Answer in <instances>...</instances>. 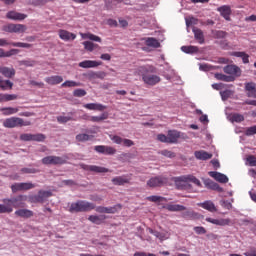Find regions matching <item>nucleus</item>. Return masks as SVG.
Segmentation results:
<instances>
[{
  "mask_svg": "<svg viewBox=\"0 0 256 256\" xmlns=\"http://www.w3.org/2000/svg\"><path fill=\"white\" fill-rule=\"evenodd\" d=\"M3 213H13V206L9 203L0 204V215Z\"/></svg>",
  "mask_w": 256,
  "mask_h": 256,
  "instance_id": "37998d69",
  "label": "nucleus"
},
{
  "mask_svg": "<svg viewBox=\"0 0 256 256\" xmlns=\"http://www.w3.org/2000/svg\"><path fill=\"white\" fill-rule=\"evenodd\" d=\"M205 185L208 189H212V191H218V193H223V188L219 186V184L211 180L206 181Z\"/></svg>",
  "mask_w": 256,
  "mask_h": 256,
  "instance_id": "c9c22d12",
  "label": "nucleus"
},
{
  "mask_svg": "<svg viewBox=\"0 0 256 256\" xmlns=\"http://www.w3.org/2000/svg\"><path fill=\"white\" fill-rule=\"evenodd\" d=\"M174 183L179 191H189V193H197L189 183H194L197 187H203L201 181L193 175L176 177L174 178Z\"/></svg>",
  "mask_w": 256,
  "mask_h": 256,
  "instance_id": "f257e3e1",
  "label": "nucleus"
},
{
  "mask_svg": "<svg viewBox=\"0 0 256 256\" xmlns=\"http://www.w3.org/2000/svg\"><path fill=\"white\" fill-rule=\"evenodd\" d=\"M53 193L51 191L40 190L38 195L29 196L30 203H45V199L51 197Z\"/></svg>",
  "mask_w": 256,
  "mask_h": 256,
  "instance_id": "423d86ee",
  "label": "nucleus"
},
{
  "mask_svg": "<svg viewBox=\"0 0 256 256\" xmlns=\"http://www.w3.org/2000/svg\"><path fill=\"white\" fill-rule=\"evenodd\" d=\"M15 215L17 217H22V219H31L33 217L34 213L33 211L29 209H19L15 211Z\"/></svg>",
  "mask_w": 256,
  "mask_h": 256,
  "instance_id": "cd10ccee",
  "label": "nucleus"
},
{
  "mask_svg": "<svg viewBox=\"0 0 256 256\" xmlns=\"http://www.w3.org/2000/svg\"><path fill=\"white\" fill-rule=\"evenodd\" d=\"M192 31L194 33V38L196 39V41H198L200 45H203V43H205V35L203 34V30L197 27H194Z\"/></svg>",
  "mask_w": 256,
  "mask_h": 256,
  "instance_id": "bb28decb",
  "label": "nucleus"
},
{
  "mask_svg": "<svg viewBox=\"0 0 256 256\" xmlns=\"http://www.w3.org/2000/svg\"><path fill=\"white\" fill-rule=\"evenodd\" d=\"M215 77L218 81H225L226 83H233L235 81V76H228L222 73L215 74Z\"/></svg>",
  "mask_w": 256,
  "mask_h": 256,
  "instance_id": "f704fd0d",
  "label": "nucleus"
},
{
  "mask_svg": "<svg viewBox=\"0 0 256 256\" xmlns=\"http://www.w3.org/2000/svg\"><path fill=\"white\" fill-rule=\"evenodd\" d=\"M17 97V94H4V103L7 101H15Z\"/></svg>",
  "mask_w": 256,
  "mask_h": 256,
  "instance_id": "e2e57ef3",
  "label": "nucleus"
},
{
  "mask_svg": "<svg viewBox=\"0 0 256 256\" xmlns=\"http://www.w3.org/2000/svg\"><path fill=\"white\" fill-rule=\"evenodd\" d=\"M81 169L90 171L91 173H111V170L97 165L80 164Z\"/></svg>",
  "mask_w": 256,
  "mask_h": 256,
  "instance_id": "9d476101",
  "label": "nucleus"
},
{
  "mask_svg": "<svg viewBox=\"0 0 256 256\" xmlns=\"http://www.w3.org/2000/svg\"><path fill=\"white\" fill-rule=\"evenodd\" d=\"M212 35H214L215 39H225L227 37V32L223 30H215L212 32Z\"/></svg>",
  "mask_w": 256,
  "mask_h": 256,
  "instance_id": "de8ad7c7",
  "label": "nucleus"
},
{
  "mask_svg": "<svg viewBox=\"0 0 256 256\" xmlns=\"http://www.w3.org/2000/svg\"><path fill=\"white\" fill-rule=\"evenodd\" d=\"M81 83L72 80H66L61 87H80Z\"/></svg>",
  "mask_w": 256,
  "mask_h": 256,
  "instance_id": "3c124183",
  "label": "nucleus"
},
{
  "mask_svg": "<svg viewBox=\"0 0 256 256\" xmlns=\"http://www.w3.org/2000/svg\"><path fill=\"white\" fill-rule=\"evenodd\" d=\"M95 209V204L85 201L78 200L70 205L69 212L70 213H87L89 211H93Z\"/></svg>",
  "mask_w": 256,
  "mask_h": 256,
  "instance_id": "f03ea898",
  "label": "nucleus"
},
{
  "mask_svg": "<svg viewBox=\"0 0 256 256\" xmlns=\"http://www.w3.org/2000/svg\"><path fill=\"white\" fill-rule=\"evenodd\" d=\"M194 155H195L196 159H199V161H207L209 159H212V157H213V154L208 153L205 150L195 151Z\"/></svg>",
  "mask_w": 256,
  "mask_h": 256,
  "instance_id": "393cba45",
  "label": "nucleus"
},
{
  "mask_svg": "<svg viewBox=\"0 0 256 256\" xmlns=\"http://www.w3.org/2000/svg\"><path fill=\"white\" fill-rule=\"evenodd\" d=\"M149 233H151V235H154V237H156L157 239H159L161 241H165V240L169 239V233H167V232H159V231L149 228Z\"/></svg>",
  "mask_w": 256,
  "mask_h": 256,
  "instance_id": "7c9ffc66",
  "label": "nucleus"
},
{
  "mask_svg": "<svg viewBox=\"0 0 256 256\" xmlns=\"http://www.w3.org/2000/svg\"><path fill=\"white\" fill-rule=\"evenodd\" d=\"M142 81L145 83V85L155 87V85L161 83V77L146 72L142 74Z\"/></svg>",
  "mask_w": 256,
  "mask_h": 256,
  "instance_id": "0eeeda50",
  "label": "nucleus"
},
{
  "mask_svg": "<svg viewBox=\"0 0 256 256\" xmlns=\"http://www.w3.org/2000/svg\"><path fill=\"white\" fill-rule=\"evenodd\" d=\"M2 115L9 116V115H15V113H19V108H13V107H4L0 109Z\"/></svg>",
  "mask_w": 256,
  "mask_h": 256,
  "instance_id": "4c0bfd02",
  "label": "nucleus"
},
{
  "mask_svg": "<svg viewBox=\"0 0 256 256\" xmlns=\"http://www.w3.org/2000/svg\"><path fill=\"white\" fill-rule=\"evenodd\" d=\"M89 77L91 79H103L104 77H107V73H105V72H91L89 74Z\"/></svg>",
  "mask_w": 256,
  "mask_h": 256,
  "instance_id": "8fccbe9b",
  "label": "nucleus"
},
{
  "mask_svg": "<svg viewBox=\"0 0 256 256\" xmlns=\"http://www.w3.org/2000/svg\"><path fill=\"white\" fill-rule=\"evenodd\" d=\"M208 175L215 179V181H218V183H229V178L227 175L220 172L211 171L208 173Z\"/></svg>",
  "mask_w": 256,
  "mask_h": 256,
  "instance_id": "412c9836",
  "label": "nucleus"
},
{
  "mask_svg": "<svg viewBox=\"0 0 256 256\" xmlns=\"http://www.w3.org/2000/svg\"><path fill=\"white\" fill-rule=\"evenodd\" d=\"M182 217L184 219L193 220V219H199L200 215H199V213H197V212H195L193 210H187V211L182 213Z\"/></svg>",
  "mask_w": 256,
  "mask_h": 256,
  "instance_id": "e433bc0d",
  "label": "nucleus"
},
{
  "mask_svg": "<svg viewBox=\"0 0 256 256\" xmlns=\"http://www.w3.org/2000/svg\"><path fill=\"white\" fill-rule=\"evenodd\" d=\"M58 123H69V121H73L71 116H58L57 117Z\"/></svg>",
  "mask_w": 256,
  "mask_h": 256,
  "instance_id": "6e6d98bb",
  "label": "nucleus"
},
{
  "mask_svg": "<svg viewBox=\"0 0 256 256\" xmlns=\"http://www.w3.org/2000/svg\"><path fill=\"white\" fill-rule=\"evenodd\" d=\"M230 121L232 123H242V121H245V116L239 113H234L230 115Z\"/></svg>",
  "mask_w": 256,
  "mask_h": 256,
  "instance_id": "79ce46f5",
  "label": "nucleus"
},
{
  "mask_svg": "<svg viewBox=\"0 0 256 256\" xmlns=\"http://www.w3.org/2000/svg\"><path fill=\"white\" fill-rule=\"evenodd\" d=\"M247 161H248L250 167H256V156H254V155L248 156Z\"/></svg>",
  "mask_w": 256,
  "mask_h": 256,
  "instance_id": "69168bd1",
  "label": "nucleus"
},
{
  "mask_svg": "<svg viewBox=\"0 0 256 256\" xmlns=\"http://www.w3.org/2000/svg\"><path fill=\"white\" fill-rule=\"evenodd\" d=\"M0 73L3 75V77H6V79H12V77H15L16 71L14 68H9L6 66L0 67Z\"/></svg>",
  "mask_w": 256,
  "mask_h": 256,
  "instance_id": "a878e982",
  "label": "nucleus"
},
{
  "mask_svg": "<svg viewBox=\"0 0 256 256\" xmlns=\"http://www.w3.org/2000/svg\"><path fill=\"white\" fill-rule=\"evenodd\" d=\"M58 35L62 41H75L77 39V35L74 33H71L67 30L60 29L58 31Z\"/></svg>",
  "mask_w": 256,
  "mask_h": 256,
  "instance_id": "aec40b11",
  "label": "nucleus"
},
{
  "mask_svg": "<svg viewBox=\"0 0 256 256\" xmlns=\"http://www.w3.org/2000/svg\"><path fill=\"white\" fill-rule=\"evenodd\" d=\"M205 221H207V223H212V225H218L219 227H225L227 225H230L231 223V219L229 218L215 219V218L207 217Z\"/></svg>",
  "mask_w": 256,
  "mask_h": 256,
  "instance_id": "dca6fc26",
  "label": "nucleus"
},
{
  "mask_svg": "<svg viewBox=\"0 0 256 256\" xmlns=\"http://www.w3.org/2000/svg\"><path fill=\"white\" fill-rule=\"evenodd\" d=\"M101 65H103V62L101 61L84 60L78 64V67H81L82 69H95V67H99Z\"/></svg>",
  "mask_w": 256,
  "mask_h": 256,
  "instance_id": "2eb2a0df",
  "label": "nucleus"
},
{
  "mask_svg": "<svg viewBox=\"0 0 256 256\" xmlns=\"http://www.w3.org/2000/svg\"><path fill=\"white\" fill-rule=\"evenodd\" d=\"M31 125L30 121H25L23 118L10 117L4 120L3 127L6 129H15V127H29Z\"/></svg>",
  "mask_w": 256,
  "mask_h": 256,
  "instance_id": "7ed1b4c3",
  "label": "nucleus"
},
{
  "mask_svg": "<svg viewBox=\"0 0 256 256\" xmlns=\"http://www.w3.org/2000/svg\"><path fill=\"white\" fill-rule=\"evenodd\" d=\"M82 39H89L90 41H96V43H101V37L91 34V33H81Z\"/></svg>",
  "mask_w": 256,
  "mask_h": 256,
  "instance_id": "ea45409f",
  "label": "nucleus"
},
{
  "mask_svg": "<svg viewBox=\"0 0 256 256\" xmlns=\"http://www.w3.org/2000/svg\"><path fill=\"white\" fill-rule=\"evenodd\" d=\"M7 45H12V47H22L24 49H31L32 44L23 42H9L5 38H0V47H7Z\"/></svg>",
  "mask_w": 256,
  "mask_h": 256,
  "instance_id": "9b49d317",
  "label": "nucleus"
},
{
  "mask_svg": "<svg viewBox=\"0 0 256 256\" xmlns=\"http://www.w3.org/2000/svg\"><path fill=\"white\" fill-rule=\"evenodd\" d=\"M157 140L160 141V143H169V138L165 134H158Z\"/></svg>",
  "mask_w": 256,
  "mask_h": 256,
  "instance_id": "0e129e2a",
  "label": "nucleus"
},
{
  "mask_svg": "<svg viewBox=\"0 0 256 256\" xmlns=\"http://www.w3.org/2000/svg\"><path fill=\"white\" fill-rule=\"evenodd\" d=\"M2 31H5V33H13V23L4 25Z\"/></svg>",
  "mask_w": 256,
  "mask_h": 256,
  "instance_id": "338daca9",
  "label": "nucleus"
},
{
  "mask_svg": "<svg viewBox=\"0 0 256 256\" xmlns=\"http://www.w3.org/2000/svg\"><path fill=\"white\" fill-rule=\"evenodd\" d=\"M223 71L232 77H241V68L237 65H227L223 68Z\"/></svg>",
  "mask_w": 256,
  "mask_h": 256,
  "instance_id": "ddd939ff",
  "label": "nucleus"
},
{
  "mask_svg": "<svg viewBox=\"0 0 256 256\" xmlns=\"http://www.w3.org/2000/svg\"><path fill=\"white\" fill-rule=\"evenodd\" d=\"M133 256H156V255L153 253L135 252Z\"/></svg>",
  "mask_w": 256,
  "mask_h": 256,
  "instance_id": "774afa93",
  "label": "nucleus"
},
{
  "mask_svg": "<svg viewBox=\"0 0 256 256\" xmlns=\"http://www.w3.org/2000/svg\"><path fill=\"white\" fill-rule=\"evenodd\" d=\"M31 189H35V184L31 182L14 183L11 185L12 193H17V191H29Z\"/></svg>",
  "mask_w": 256,
  "mask_h": 256,
  "instance_id": "1a4fd4ad",
  "label": "nucleus"
},
{
  "mask_svg": "<svg viewBox=\"0 0 256 256\" xmlns=\"http://www.w3.org/2000/svg\"><path fill=\"white\" fill-rule=\"evenodd\" d=\"M75 139L78 143H85V141H91V135L85 133L77 134Z\"/></svg>",
  "mask_w": 256,
  "mask_h": 256,
  "instance_id": "c03bdc74",
  "label": "nucleus"
},
{
  "mask_svg": "<svg viewBox=\"0 0 256 256\" xmlns=\"http://www.w3.org/2000/svg\"><path fill=\"white\" fill-rule=\"evenodd\" d=\"M105 119H109V113L104 112L100 116H91L90 121L92 123H101V121H105Z\"/></svg>",
  "mask_w": 256,
  "mask_h": 256,
  "instance_id": "58836bf2",
  "label": "nucleus"
},
{
  "mask_svg": "<svg viewBox=\"0 0 256 256\" xmlns=\"http://www.w3.org/2000/svg\"><path fill=\"white\" fill-rule=\"evenodd\" d=\"M0 89L7 91V89H13V82L11 80H3L0 77Z\"/></svg>",
  "mask_w": 256,
  "mask_h": 256,
  "instance_id": "a19ab883",
  "label": "nucleus"
},
{
  "mask_svg": "<svg viewBox=\"0 0 256 256\" xmlns=\"http://www.w3.org/2000/svg\"><path fill=\"white\" fill-rule=\"evenodd\" d=\"M181 137V132L176 130H169L168 131V143H177Z\"/></svg>",
  "mask_w": 256,
  "mask_h": 256,
  "instance_id": "c85d7f7f",
  "label": "nucleus"
},
{
  "mask_svg": "<svg viewBox=\"0 0 256 256\" xmlns=\"http://www.w3.org/2000/svg\"><path fill=\"white\" fill-rule=\"evenodd\" d=\"M181 51H183V53H199V47H197V46H182Z\"/></svg>",
  "mask_w": 256,
  "mask_h": 256,
  "instance_id": "a18cd8bd",
  "label": "nucleus"
},
{
  "mask_svg": "<svg viewBox=\"0 0 256 256\" xmlns=\"http://www.w3.org/2000/svg\"><path fill=\"white\" fill-rule=\"evenodd\" d=\"M110 139L113 143H116V145H121L123 143V138L118 135L110 136Z\"/></svg>",
  "mask_w": 256,
  "mask_h": 256,
  "instance_id": "052dcab7",
  "label": "nucleus"
},
{
  "mask_svg": "<svg viewBox=\"0 0 256 256\" xmlns=\"http://www.w3.org/2000/svg\"><path fill=\"white\" fill-rule=\"evenodd\" d=\"M20 173L22 174H35V173H39V170L35 169V168H22L20 170Z\"/></svg>",
  "mask_w": 256,
  "mask_h": 256,
  "instance_id": "5fc2aeb1",
  "label": "nucleus"
},
{
  "mask_svg": "<svg viewBox=\"0 0 256 256\" xmlns=\"http://www.w3.org/2000/svg\"><path fill=\"white\" fill-rule=\"evenodd\" d=\"M198 207H202V209H205L206 211H209L210 213H217V206H215V203L211 200H206L204 202H200L197 204Z\"/></svg>",
  "mask_w": 256,
  "mask_h": 256,
  "instance_id": "6ab92c4d",
  "label": "nucleus"
},
{
  "mask_svg": "<svg viewBox=\"0 0 256 256\" xmlns=\"http://www.w3.org/2000/svg\"><path fill=\"white\" fill-rule=\"evenodd\" d=\"M122 206L121 204H117L115 206L112 207H105V206H95V211L96 213H108V214H115L117 213V211H119V209H121Z\"/></svg>",
  "mask_w": 256,
  "mask_h": 256,
  "instance_id": "f8f14e48",
  "label": "nucleus"
},
{
  "mask_svg": "<svg viewBox=\"0 0 256 256\" xmlns=\"http://www.w3.org/2000/svg\"><path fill=\"white\" fill-rule=\"evenodd\" d=\"M217 11L220 13L221 17H223L226 21H231V6L223 5L217 8Z\"/></svg>",
  "mask_w": 256,
  "mask_h": 256,
  "instance_id": "a211bd4d",
  "label": "nucleus"
},
{
  "mask_svg": "<svg viewBox=\"0 0 256 256\" xmlns=\"http://www.w3.org/2000/svg\"><path fill=\"white\" fill-rule=\"evenodd\" d=\"M145 43L147 47H153L154 49H159V47H161L159 40L153 37L145 38Z\"/></svg>",
  "mask_w": 256,
  "mask_h": 256,
  "instance_id": "2f4dec72",
  "label": "nucleus"
},
{
  "mask_svg": "<svg viewBox=\"0 0 256 256\" xmlns=\"http://www.w3.org/2000/svg\"><path fill=\"white\" fill-rule=\"evenodd\" d=\"M45 81L48 83V85H59V83H63V76L46 77Z\"/></svg>",
  "mask_w": 256,
  "mask_h": 256,
  "instance_id": "473e14b6",
  "label": "nucleus"
},
{
  "mask_svg": "<svg viewBox=\"0 0 256 256\" xmlns=\"http://www.w3.org/2000/svg\"><path fill=\"white\" fill-rule=\"evenodd\" d=\"M147 200L151 201L152 203H161L163 201L167 202V198L162 196H149Z\"/></svg>",
  "mask_w": 256,
  "mask_h": 256,
  "instance_id": "09e8293b",
  "label": "nucleus"
},
{
  "mask_svg": "<svg viewBox=\"0 0 256 256\" xmlns=\"http://www.w3.org/2000/svg\"><path fill=\"white\" fill-rule=\"evenodd\" d=\"M161 155H163L164 157H168L169 159H173L176 156L174 152H171L169 150H162Z\"/></svg>",
  "mask_w": 256,
  "mask_h": 256,
  "instance_id": "bf43d9fd",
  "label": "nucleus"
},
{
  "mask_svg": "<svg viewBox=\"0 0 256 256\" xmlns=\"http://www.w3.org/2000/svg\"><path fill=\"white\" fill-rule=\"evenodd\" d=\"M83 107L89 111H105L107 109V106L99 103H88L84 104Z\"/></svg>",
  "mask_w": 256,
  "mask_h": 256,
  "instance_id": "4be33fe9",
  "label": "nucleus"
},
{
  "mask_svg": "<svg viewBox=\"0 0 256 256\" xmlns=\"http://www.w3.org/2000/svg\"><path fill=\"white\" fill-rule=\"evenodd\" d=\"M83 45H84V49L86 51H89L90 53H92V51H94L95 43H93L91 41H85V42H83Z\"/></svg>",
  "mask_w": 256,
  "mask_h": 256,
  "instance_id": "603ef678",
  "label": "nucleus"
},
{
  "mask_svg": "<svg viewBox=\"0 0 256 256\" xmlns=\"http://www.w3.org/2000/svg\"><path fill=\"white\" fill-rule=\"evenodd\" d=\"M245 135H247L248 137H251V135H256V125L247 128Z\"/></svg>",
  "mask_w": 256,
  "mask_h": 256,
  "instance_id": "680f3d73",
  "label": "nucleus"
},
{
  "mask_svg": "<svg viewBox=\"0 0 256 256\" xmlns=\"http://www.w3.org/2000/svg\"><path fill=\"white\" fill-rule=\"evenodd\" d=\"M74 97H85L87 95V91L83 89H76L73 92Z\"/></svg>",
  "mask_w": 256,
  "mask_h": 256,
  "instance_id": "4d7b16f0",
  "label": "nucleus"
},
{
  "mask_svg": "<svg viewBox=\"0 0 256 256\" xmlns=\"http://www.w3.org/2000/svg\"><path fill=\"white\" fill-rule=\"evenodd\" d=\"M117 153V149L111 146H105L104 155H115Z\"/></svg>",
  "mask_w": 256,
  "mask_h": 256,
  "instance_id": "864d4df0",
  "label": "nucleus"
},
{
  "mask_svg": "<svg viewBox=\"0 0 256 256\" xmlns=\"http://www.w3.org/2000/svg\"><path fill=\"white\" fill-rule=\"evenodd\" d=\"M6 19H10L11 21H23L27 19V14L19 13L17 11H9L6 14Z\"/></svg>",
  "mask_w": 256,
  "mask_h": 256,
  "instance_id": "f3484780",
  "label": "nucleus"
},
{
  "mask_svg": "<svg viewBox=\"0 0 256 256\" xmlns=\"http://www.w3.org/2000/svg\"><path fill=\"white\" fill-rule=\"evenodd\" d=\"M43 165H65L67 160L60 156H46L42 159Z\"/></svg>",
  "mask_w": 256,
  "mask_h": 256,
  "instance_id": "6e6552de",
  "label": "nucleus"
},
{
  "mask_svg": "<svg viewBox=\"0 0 256 256\" xmlns=\"http://www.w3.org/2000/svg\"><path fill=\"white\" fill-rule=\"evenodd\" d=\"M113 185L123 186L131 183V178L127 176H116L112 179Z\"/></svg>",
  "mask_w": 256,
  "mask_h": 256,
  "instance_id": "b1692460",
  "label": "nucleus"
},
{
  "mask_svg": "<svg viewBox=\"0 0 256 256\" xmlns=\"http://www.w3.org/2000/svg\"><path fill=\"white\" fill-rule=\"evenodd\" d=\"M164 209H167V211L177 212L185 211L187 208L181 204H167L164 206Z\"/></svg>",
  "mask_w": 256,
  "mask_h": 256,
  "instance_id": "72a5a7b5",
  "label": "nucleus"
},
{
  "mask_svg": "<svg viewBox=\"0 0 256 256\" xmlns=\"http://www.w3.org/2000/svg\"><path fill=\"white\" fill-rule=\"evenodd\" d=\"M169 183V179L165 176H154L147 181V186L155 189L156 187H165Z\"/></svg>",
  "mask_w": 256,
  "mask_h": 256,
  "instance_id": "39448f33",
  "label": "nucleus"
},
{
  "mask_svg": "<svg viewBox=\"0 0 256 256\" xmlns=\"http://www.w3.org/2000/svg\"><path fill=\"white\" fill-rule=\"evenodd\" d=\"M21 141H45V135L43 134H21L20 135Z\"/></svg>",
  "mask_w": 256,
  "mask_h": 256,
  "instance_id": "4468645a",
  "label": "nucleus"
},
{
  "mask_svg": "<svg viewBox=\"0 0 256 256\" xmlns=\"http://www.w3.org/2000/svg\"><path fill=\"white\" fill-rule=\"evenodd\" d=\"M27 26L25 24H13V33H25Z\"/></svg>",
  "mask_w": 256,
  "mask_h": 256,
  "instance_id": "49530a36",
  "label": "nucleus"
},
{
  "mask_svg": "<svg viewBox=\"0 0 256 256\" xmlns=\"http://www.w3.org/2000/svg\"><path fill=\"white\" fill-rule=\"evenodd\" d=\"M25 201H27V196L26 195H18L13 198H5L3 199V203H8L15 209H23L26 207Z\"/></svg>",
  "mask_w": 256,
  "mask_h": 256,
  "instance_id": "20e7f679",
  "label": "nucleus"
},
{
  "mask_svg": "<svg viewBox=\"0 0 256 256\" xmlns=\"http://www.w3.org/2000/svg\"><path fill=\"white\" fill-rule=\"evenodd\" d=\"M194 231L197 235H205V233H207V230L203 226L194 227Z\"/></svg>",
  "mask_w": 256,
  "mask_h": 256,
  "instance_id": "13d9d810",
  "label": "nucleus"
},
{
  "mask_svg": "<svg viewBox=\"0 0 256 256\" xmlns=\"http://www.w3.org/2000/svg\"><path fill=\"white\" fill-rule=\"evenodd\" d=\"M245 91H247V97L256 99V84L255 82H248L245 84Z\"/></svg>",
  "mask_w": 256,
  "mask_h": 256,
  "instance_id": "5701e85b",
  "label": "nucleus"
},
{
  "mask_svg": "<svg viewBox=\"0 0 256 256\" xmlns=\"http://www.w3.org/2000/svg\"><path fill=\"white\" fill-rule=\"evenodd\" d=\"M105 219H107L106 215H90L88 217V221L94 223V225H102V223H105Z\"/></svg>",
  "mask_w": 256,
  "mask_h": 256,
  "instance_id": "c756f323",
  "label": "nucleus"
}]
</instances>
